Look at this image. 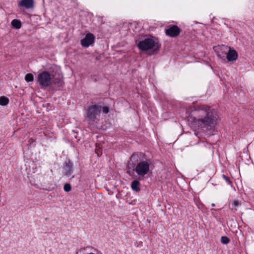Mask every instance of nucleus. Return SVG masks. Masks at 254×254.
I'll use <instances>...</instances> for the list:
<instances>
[{
	"label": "nucleus",
	"instance_id": "f257e3e1",
	"mask_svg": "<svg viewBox=\"0 0 254 254\" xmlns=\"http://www.w3.org/2000/svg\"><path fill=\"white\" fill-rule=\"evenodd\" d=\"M217 118L210 108L205 105H197L191 111V115L188 117V122L194 127L211 129L217 124Z\"/></svg>",
	"mask_w": 254,
	"mask_h": 254
},
{
	"label": "nucleus",
	"instance_id": "f03ea898",
	"mask_svg": "<svg viewBox=\"0 0 254 254\" xmlns=\"http://www.w3.org/2000/svg\"><path fill=\"white\" fill-rule=\"evenodd\" d=\"M137 47L142 51L152 50L153 52L150 54L152 55L159 50L160 45L157 40L148 37L140 41L137 43Z\"/></svg>",
	"mask_w": 254,
	"mask_h": 254
},
{
	"label": "nucleus",
	"instance_id": "7ed1b4c3",
	"mask_svg": "<svg viewBox=\"0 0 254 254\" xmlns=\"http://www.w3.org/2000/svg\"><path fill=\"white\" fill-rule=\"evenodd\" d=\"M150 163L147 160L139 162L136 166L134 170L141 177H144L150 171Z\"/></svg>",
	"mask_w": 254,
	"mask_h": 254
},
{
	"label": "nucleus",
	"instance_id": "20e7f679",
	"mask_svg": "<svg viewBox=\"0 0 254 254\" xmlns=\"http://www.w3.org/2000/svg\"><path fill=\"white\" fill-rule=\"evenodd\" d=\"M102 111V106L94 105L88 107L87 112V116L89 123L93 122L97 119Z\"/></svg>",
	"mask_w": 254,
	"mask_h": 254
},
{
	"label": "nucleus",
	"instance_id": "39448f33",
	"mask_svg": "<svg viewBox=\"0 0 254 254\" xmlns=\"http://www.w3.org/2000/svg\"><path fill=\"white\" fill-rule=\"evenodd\" d=\"M51 76L48 71H43L38 76V81L43 87H48L51 84Z\"/></svg>",
	"mask_w": 254,
	"mask_h": 254
},
{
	"label": "nucleus",
	"instance_id": "423d86ee",
	"mask_svg": "<svg viewBox=\"0 0 254 254\" xmlns=\"http://www.w3.org/2000/svg\"><path fill=\"white\" fill-rule=\"evenodd\" d=\"M95 41V36L92 33H88L85 38L81 40V44L84 47H88L93 44Z\"/></svg>",
	"mask_w": 254,
	"mask_h": 254
},
{
	"label": "nucleus",
	"instance_id": "0eeeda50",
	"mask_svg": "<svg viewBox=\"0 0 254 254\" xmlns=\"http://www.w3.org/2000/svg\"><path fill=\"white\" fill-rule=\"evenodd\" d=\"M18 7H24L27 9L33 8L34 6V0H21L18 3Z\"/></svg>",
	"mask_w": 254,
	"mask_h": 254
},
{
	"label": "nucleus",
	"instance_id": "6e6552de",
	"mask_svg": "<svg viewBox=\"0 0 254 254\" xmlns=\"http://www.w3.org/2000/svg\"><path fill=\"white\" fill-rule=\"evenodd\" d=\"M180 32V29L177 26H173L166 29V34L171 37L177 36Z\"/></svg>",
	"mask_w": 254,
	"mask_h": 254
},
{
	"label": "nucleus",
	"instance_id": "1a4fd4ad",
	"mask_svg": "<svg viewBox=\"0 0 254 254\" xmlns=\"http://www.w3.org/2000/svg\"><path fill=\"white\" fill-rule=\"evenodd\" d=\"M229 51L227 53V59L228 61H233L236 60L238 57V54L236 51L232 50L230 48H228Z\"/></svg>",
	"mask_w": 254,
	"mask_h": 254
},
{
	"label": "nucleus",
	"instance_id": "9d476101",
	"mask_svg": "<svg viewBox=\"0 0 254 254\" xmlns=\"http://www.w3.org/2000/svg\"><path fill=\"white\" fill-rule=\"evenodd\" d=\"M228 49V47L226 46L223 45L218 47L217 56L222 59H224Z\"/></svg>",
	"mask_w": 254,
	"mask_h": 254
},
{
	"label": "nucleus",
	"instance_id": "9b49d317",
	"mask_svg": "<svg viewBox=\"0 0 254 254\" xmlns=\"http://www.w3.org/2000/svg\"><path fill=\"white\" fill-rule=\"evenodd\" d=\"M72 164L69 162H66L64 167V173L67 177H69L72 173Z\"/></svg>",
	"mask_w": 254,
	"mask_h": 254
},
{
	"label": "nucleus",
	"instance_id": "f8f14e48",
	"mask_svg": "<svg viewBox=\"0 0 254 254\" xmlns=\"http://www.w3.org/2000/svg\"><path fill=\"white\" fill-rule=\"evenodd\" d=\"M139 185L140 183L138 181L134 180L131 183V189L134 191H138L140 190Z\"/></svg>",
	"mask_w": 254,
	"mask_h": 254
},
{
	"label": "nucleus",
	"instance_id": "ddd939ff",
	"mask_svg": "<svg viewBox=\"0 0 254 254\" xmlns=\"http://www.w3.org/2000/svg\"><path fill=\"white\" fill-rule=\"evenodd\" d=\"M11 25L13 27L17 29L20 28L21 26V22L17 19H13L11 21Z\"/></svg>",
	"mask_w": 254,
	"mask_h": 254
},
{
	"label": "nucleus",
	"instance_id": "4468645a",
	"mask_svg": "<svg viewBox=\"0 0 254 254\" xmlns=\"http://www.w3.org/2000/svg\"><path fill=\"white\" fill-rule=\"evenodd\" d=\"M9 102V99L4 96H1L0 97V105L1 106H5L8 104Z\"/></svg>",
	"mask_w": 254,
	"mask_h": 254
},
{
	"label": "nucleus",
	"instance_id": "2eb2a0df",
	"mask_svg": "<svg viewBox=\"0 0 254 254\" xmlns=\"http://www.w3.org/2000/svg\"><path fill=\"white\" fill-rule=\"evenodd\" d=\"M25 80L27 82L33 81L34 80V76L31 73H28L25 75Z\"/></svg>",
	"mask_w": 254,
	"mask_h": 254
},
{
	"label": "nucleus",
	"instance_id": "dca6fc26",
	"mask_svg": "<svg viewBox=\"0 0 254 254\" xmlns=\"http://www.w3.org/2000/svg\"><path fill=\"white\" fill-rule=\"evenodd\" d=\"M221 242L223 244H227L229 243L230 240L226 236H222L221 238Z\"/></svg>",
	"mask_w": 254,
	"mask_h": 254
},
{
	"label": "nucleus",
	"instance_id": "f3484780",
	"mask_svg": "<svg viewBox=\"0 0 254 254\" xmlns=\"http://www.w3.org/2000/svg\"><path fill=\"white\" fill-rule=\"evenodd\" d=\"M71 186L69 184L67 183L64 185V191L68 192L71 190Z\"/></svg>",
	"mask_w": 254,
	"mask_h": 254
},
{
	"label": "nucleus",
	"instance_id": "a211bd4d",
	"mask_svg": "<svg viewBox=\"0 0 254 254\" xmlns=\"http://www.w3.org/2000/svg\"><path fill=\"white\" fill-rule=\"evenodd\" d=\"M241 205V203L239 202V201L237 200H235L234 201L232 202V205L233 207L237 210V207L238 206H240Z\"/></svg>",
	"mask_w": 254,
	"mask_h": 254
},
{
	"label": "nucleus",
	"instance_id": "6ab92c4d",
	"mask_svg": "<svg viewBox=\"0 0 254 254\" xmlns=\"http://www.w3.org/2000/svg\"><path fill=\"white\" fill-rule=\"evenodd\" d=\"M54 83L58 84L59 86H62L64 84V82L63 80L59 79L58 80H55Z\"/></svg>",
	"mask_w": 254,
	"mask_h": 254
},
{
	"label": "nucleus",
	"instance_id": "aec40b11",
	"mask_svg": "<svg viewBox=\"0 0 254 254\" xmlns=\"http://www.w3.org/2000/svg\"><path fill=\"white\" fill-rule=\"evenodd\" d=\"M223 178L224 179V180L229 184L230 185L231 182L230 180V179L229 177H227L226 176L223 175Z\"/></svg>",
	"mask_w": 254,
	"mask_h": 254
},
{
	"label": "nucleus",
	"instance_id": "412c9836",
	"mask_svg": "<svg viewBox=\"0 0 254 254\" xmlns=\"http://www.w3.org/2000/svg\"><path fill=\"white\" fill-rule=\"evenodd\" d=\"M102 110L103 112L105 114H107L109 112V109L107 107H102Z\"/></svg>",
	"mask_w": 254,
	"mask_h": 254
},
{
	"label": "nucleus",
	"instance_id": "4be33fe9",
	"mask_svg": "<svg viewBox=\"0 0 254 254\" xmlns=\"http://www.w3.org/2000/svg\"><path fill=\"white\" fill-rule=\"evenodd\" d=\"M95 254L91 253H89V254Z\"/></svg>",
	"mask_w": 254,
	"mask_h": 254
}]
</instances>
